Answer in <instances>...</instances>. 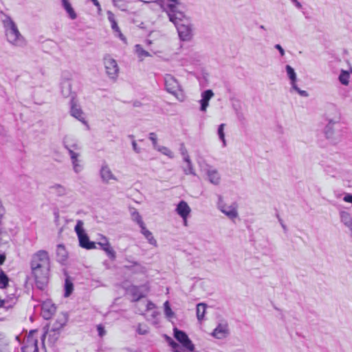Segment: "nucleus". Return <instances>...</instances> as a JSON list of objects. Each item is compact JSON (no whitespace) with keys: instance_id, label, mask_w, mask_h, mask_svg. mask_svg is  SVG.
Returning a JSON list of instances; mask_svg holds the SVG:
<instances>
[{"instance_id":"obj_1","label":"nucleus","mask_w":352,"mask_h":352,"mask_svg":"<svg viewBox=\"0 0 352 352\" xmlns=\"http://www.w3.org/2000/svg\"><path fill=\"white\" fill-rule=\"evenodd\" d=\"M50 270L49 258L46 252H39L33 258L32 271L38 284L41 285L47 281Z\"/></svg>"},{"instance_id":"obj_2","label":"nucleus","mask_w":352,"mask_h":352,"mask_svg":"<svg viewBox=\"0 0 352 352\" xmlns=\"http://www.w3.org/2000/svg\"><path fill=\"white\" fill-rule=\"evenodd\" d=\"M7 41L13 45H20L23 43V36L19 32L16 23L9 16L3 20Z\"/></svg>"},{"instance_id":"obj_3","label":"nucleus","mask_w":352,"mask_h":352,"mask_svg":"<svg viewBox=\"0 0 352 352\" xmlns=\"http://www.w3.org/2000/svg\"><path fill=\"white\" fill-rule=\"evenodd\" d=\"M141 296L134 295L133 300L136 301V307L142 314L146 315L151 317L153 319H156L160 315V312L156 305L148 299H141Z\"/></svg>"},{"instance_id":"obj_4","label":"nucleus","mask_w":352,"mask_h":352,"mask_svg":"<svg viewBox=\"0 0 352 352\" xmlns=\"http://www.w3.org/2000/svg\"><path fill=\"white\" fill-rule=\"evenodd\" d=\"M166 90L174 96L179 101H184L186 98L184 89L179 80L174 76L168 74L165 77Z\"/></svg>"},{"instance_id":"obj_5","label":"nucleus","mask_w":352,"mask_h":352,"mask_svg":"<svg viewBox=\"0 0 352 352\" xmlns=\"http://www.w3.org/2000/svg\"><path fill=\"white\" fill-rule=\"evenodd\" d=\"M219 210L230 219L238 217V205L236 202L229 201L224 198H220L218 201Z\"/></svg>"},{"instance_id":"obj_6","label":"nucleus","mask_w":352,"mask_h":352,"mask_svg":"<svg viewBox=\"0 0 352 352\" xmlns=\"http://www.w3.org/2000/svg\"><path fill=\"white\" fill-rule=\"evenodd\" d=\"M170 19L177 26L190 22V19L177 6L176 0H168Z\"/></svg>"},{"instance_id":"obj_7","label":"nucleus","mask_w":352,"mask_h":352,"mask_svg":"<svg viewBox=\"0 0 352 352\" xmlns=\"http://www.w3.org/2000/svg\"><path fill=\"white\" fill-rule=\"evenodd\" d=\"M75 231L77 234L80 246L87 250H94L96 248V243L89 239L83 223L80 221L78 222L75 226Z\"/></svg>"},{"instance_id":"obj_8","label":"nucleus","mask_w":352,"mask_h":352,"mask_svg":"<svg viewBox=\"0 0 352 352\" xmlns=\"http://www.w3.org/2000/svg\"><path fill=\"white\" fill-rule=\"evenodd\" d=\"M286 72L290 82L291 91L297 94L302 98H308L309 94L307 90L302 89L298 85L297 76L294 69L289 65L286 67Z\"/></svg>"},{"instance_id":"obj_9","label":"nucleus","mask_w":352,"mask_h":352,"mask_svg":"<svg viewBox=\"0 0 352 352\" xmlns=\"http://www.w3.org/2000/svg\"><path fill=\"white\" fill-rule=\"evenodd\" d=\"M174 337L181 345V346L179 347L182 349V351H187L189 352L195 351V344L184 331H180L177 329H175Z\"/></svg>"},{"instance_id":"obj_10","label":"nucleus","mask_w":352,"mask_h":352,"mask_svg":"<svg viewBox=\"0 0 352 352\" xmlns=\"http://www.w3.org/2000/svg\"><path fill=\"white\" fill-rule=\"evenodd\" d=\"M103 65L106 74L111 78L115 79L119 74V67L116 59L110 55H106L103 58Z\"/></svg>"},{"instance_id":"obj_11","label":"nucleus","mask_w":352,"mask_h":352,"mask_svg":"<svg viewBox=\"0 0 352 352\" xmlns=\"http://www.w3.org/2000/svg\"><path fill=\"white\" fill-rule=\"evenodd\" d=\"M38 335L36 331H30L24 340L23 352H38Z\"/></svg>"},{"instance_id":"obj_12","label":"nucleus","mask_w":352,"mask_h":352,"mask_svg":"<svg viewBox=\"0 0 352 352\" xmlns=\"http://www.w3.org/2000/svg\"><path fill=\"white\" fill-rule=\"evenodd\" d=\"M213 338L223 340L229 335V329L226 323H219L210 334Z\"/></svg>"},{"instance_id":"obj_13","label":"nucleus","mask_w":352,"mask_h":352,"mask_svg":"<svg viewBox=\"0 0 352 352\" xmlns=\"http://www.w3.org/2000/svg\"><path fill=\"white\" fill-rule=\"evenodd\" d=\"M177 30L179 37L184 41H190L193 36V31L190 21L186 23H182L177 26Z\"/></svg>"},{"instance_id":"obj_14","label":"nucleus","mask_w":352,"mask_h":352,"mask_svg":"<svg viewBox=\"0 0 352 352\" xmlns=\"http://www.w3.org/2000/svg\"><path fill=\"white\" fill-rule=\"evenodd\" d=\"M70 114L72 117L75 118L82 124L87 125V117L79 105L73 104L70 110Z\"/></svg>"},{"instance_id":"obj_15","label":"nucleus","mask_w":352,"mask_h":352,"mask_svg":"<svg viewBox=\"0 0 352 352\" xmlns=\"http://www.w3.org/2000/svg\"><path fill=\"white\" fill-rule=\"evenodd\" d=\"M100 177L102 181L107 184L113 183L117 180L116 176L113 173L109 166L103 165L100 169Z\"/></svg>"},{"instance_id":"obj_16","label":"nucleus","mask_w":352,"mask_h":352,"mask_svg":"<svg viewBox=\"0 0 352 352\" xmlns=\"http://www.w3.org/2000/svg\"><path fill=\"white\" fill-rule=\"evenodd\" d=\"M176 211L186 223L191 212V209L188 204L185 201H180L177 206Z\"/></svg>"},{"instance_id":"obj_17","label":"nucleus","mask_w":352,"mask_h":352,"mask_svg":"<svg viewBox=\"0 0 352 352\" xmlns=\"http://www.w3.org/2000/svg\"><path fill=\"white\" fill-rule=\"evenodd\" d=\"M56 310V307L51 300H46L42 305V314L46 319L50 318Z\"/></svg>"},{"instance_id":"obj_18","label":"nucleus","mask_w":352,"mask_h":352,"mask_svg":"<svg viewBox=\"0 0 352 352\" xmlns=\"http://www.w3.org/2000/svg\"><path fill=\"white\" fill-rule=\"evenodd\" d=\"M97 243L100 246L102 250L106 252L109 258H113L116 257V252L107 238H102Z\"/></svg>"},{"instance_id":"obj_19","label":"nucleus","mask_w":352,"mask_h":352,"mask_svg":"<svg viewBox=\"0 0 352 352\" xmlns=\"http://www.w3.org/2000/svg\"><path fill=\"white\" fill-rule=\"evenodd\" d=\"M70 155H71L72 166H73V168H74V171L76 173L80 172L83 168V164H82V160L80 157L79 154H78L74 151H70Z\"/></svg>"},{"instance_id":"obj_20","label":"nucleus","mask_w":352,"mask_h":352,"mask_svg":"<svg viewBox=\"0 0 352 352\" xmlns=\"http://www.w3.org/2000/svg\"><path fill=\"white\" fill-rule=\"evenodd\" d=\"M67 320L68 316L67 314L63 312L59 313L56 316L53 326L56 329H60L66 325Z\"/></svg>"},{"instance_id":"obj_21","label":"nucleus","mask_w":352,"mask_h":352,"mask_svg":"<svg viewBox=\"0 0 352 352\" xmlns=\"http://www.w3.org/2000/svg\"><path fill=\"white\" fill-rule=\"evenodd\" d=\"M207 306L204 303H199L196 307V317L198 322L201 324L206 314Z\"/></svg>"},{"instance_id":"obj_22","label":"nucleus","mask_w":352,"mask_h":352,"mask_svg":"<svg viewBox=\"0 0 352 352\" xmlns=\"http://www.w3.org/2000/svg\"><path fill=\"white\" fill-rule=\"evenodd\" d=\"M214 96L213 92L211 90H207L202 94V98L201 100V111H206L208 105L209 101Z\"/></svg>"},{"instance_id":"obj_23","label":"nucleus","mask_w":352,"mask_h":352,"mask_svg":"<svg viewBox=\"0 0 352 352\" xmlns=\"http://www.w3.org/2000/svg\"><path fill=\"white\" fill-rule=\"evenodd\" d=\"M63 6L65 10L67 15L72 19H75L77 17V14L72 7L69 0H61Z\"/></svg>"},{"instance_id":"obj_24","label":"nucleus","mask_w":352,"mask_h":352,"mask_svg":"<svg viewBox=\"0 0 352 352\" xmlns=\"http://www.w3.org/2000/svg\"><path fill=\"white\" fill-rule=\"evenodd\" d=\"M208 179L210 183L217 185L221 182L220 173L215 169H210L208 171Z\"/></svg>"},{"instance_id":"obj_25","label":"nucleus","mask_w":352,"mask_h":352,"mask_svg":"<svg viewBox=\"0 0 352 352\" xmlns=\"http://www.w3.org/2000/svg\"><path fill=\"white\" fill-rule=\"evenodd\" d=\"M130 214L132 221L135 222L140 227L144 224L142 217L138 210L132 209Z\"/></svg>"},{"instance_id":"obj_26","label":"nucleus","mask_w":352,"mask_h":352,"mask_svg":"<svg viewBox=\"0 0 352 352\" xmlns=\"http://www.w3.org/2000/svg\"><path fill=\"white\" fill-rule=\"evenodd\" d=\"M63 143L65 146L70 151L72 148H75L76 146V140L70 135H66L63 139Z\"/></svg>"},{"instance_id":"obj_27","label":"nucleus","mask_w":352,"mask_h":352,"mask_svg":"<svg viewBox=\"0 0 352 352\" xmlns=\"http://www.w3.org/2000/svg\"><path fill=\"white\" fill-rule=\"evenodd\" d=\"M140 232L144 235V236L151 243H153L155 241V240L153 237L152 232L146 228L145 223L144 225H142V226H140Z\"/></svg>"},{"instance_id":"obj_28","label":"nucleus","mask_w":352,"mask_h":352,"mask_svg":"<svg viewBox=\"0 0 352 352\" xmlns=\"http://www.w3.org/2000/svg\"><path fill=\"white\" fill-rule=\"evenodd\" d=\"M73 291H74L73 283L69 279H67L65 280V284L64 296L65 298H68L72 294Z\"/></svg>"},{"instance_id":"obj_29","label":"nucleus","mask_w":352,"mask_h":352,"mask_svg":"<svg viewBox=\"0 0 352 352\" xmlns=\"http://www.w3.org/2000/svg\"><path fill=\"white\" fill-rule=\"evenodd\" d=\"M164 311L165 316L168 319H172V318H173L175 317V313L172 310V309L170 307V303L168 301H166L164 303Z\"/></svg>"},{"instance_id":"obj_30","label":"nucleus","mask_w":352,"mask_h":352,"mask_svg":"<svg viewBox=\"0 0 352 352\" xmlns=\"http://www.w3.org/2000/svg\"><path fill=\"white\" fill-rule=\"evenodd\" d=\"M350 78V73L347 71H342L340 76L339 80L344 85H348L349 83Z\"/></svg>"},{"instance_id":"obj_31","label":"nucleus","mask_w":352,"mask_h":352,"mask_svg":"<svg viewBox=\"0 0 352 352\" xmlns=\"http://www.w3.org/2000/svg\"><path fill=\"white\" fill-rule=\"evenodd\" d=\"M155 148L165 155L169 157H173V152L166 146L158 144L157 146H156Z\"/></svg>"},{"instance_id":"obj_32","label":"nucleus","mask_w":352,"mask_h":352,"mask_svg":"<svg viewBox=\"0 0 352 352\" xmlns=\"http://www.w3.org/2000/svg\"><path fill=\"white\" fill-rule=\"evenodd\" d=\"M324 133L327 138L333 139L335 134L333 127L330 124L327 125L325 127Z\"/></svg>"},{"instance_id":"obj_33","label":"nucleus","mask_w":352,"mask_h":352,"mask_svg":"<svg viewBox=\"0 0 352 352\" xmlns=\"http://www.w3.org/2000/svg\"><path fill=\"white\" fill-rule=\"evenodd\" d=\"M135 52L138 55V56L141 58V59H143L145 57L148 56V53L147 52H146L145 50H144L140 46L138 45L135 47Z\"/></svg>"},{"instance_id":"obj_34","label":"nucleus","mask_w":352,"mask_h":352,"mask_svg":"<svg viewBox=\"0 0 352 352\" xmlns=\"http://www.w3.org/2000/svg\"><path fill=\"white\" fill-rule=\"evenodd\" d=\"M8 283V278L6 276V275L2 272H0V287L1 288H4L6 287Z\"/></svg>"},{"instance_id":"obj_35","label":"nucleus","mask_w":352,"mask_h":352,"mask_svg":"<svg viewBox=\"0 0 352 352\" xmlns=\"http://www.w3.org/2000/svg\"><path fill=\"white\" fill-rule=\"evenodd\" d=\"M138 331L140 334H145L148 331V328L146 325L140 324L138 329Z\"/></svg>"},{"instance_id":"obj_36","label":"nucleus","mask_w":352,"mask_h":352,"mask_svg":"<svg viewBox=\"0 0 352 352\" xmlns=\"http://www.w3.org/2000/svg\"><path fill=\"white\" fill-rule=\"evenodd\" d=\"M343 200L345 202L350 203L352 204V194H347L343 197Z\"/></svg>"},{"instance_id":"obj_37","label":"nucleus","mask_w":352,"mask_h":352,"mask_svg":"<svg viewBox=\"0 0 352 352\" xmlns=\"http://www.w3.org/2000/svg\"><path fill=\"white\" fill-rule=\"evenodd\" d=\"M150 140L153 142V144L155 146V148L156 147V146H157L158 144H157V136L153 134V133H151L150 135V137H149Z\"/></svg>"},{"instance_id":"obj_38","label":"nucleus","mask_w":352,"mask_h":352,"mask_svg":"<svg viewBox=\"0 0 352 352\" xmlns=\"http://www.w3.org/2000/svg\"><path fill=\"white\" fill-rule=\"evenodd\" d=\"M58 254H65V249L63 246L62 245H59L58 247Z\"/></svg>"},{"instance_id":"obj_39","label":"nucleus","mask_w":352,"mask_h":352,"mask_svg":"<svg viewBox=\"0 0 352 352\" xmlns=\"http://www.w3.org/2000/svg\"><path fill=\"white\" fill-rule=\"evenodd\" d=\"M115 5L116 6H118V7H121L122 6V3L124 1V0H113Z\"/></svg>"},{"instance_id":"obj_40","label":"nucleus","mask_w":352,"mask_h":352,"mask_svg":"<svg viewBox=\"0 0 352 352\" xmlns=\"http://www.w3.org/2000/svg\"><path fill=\"white\" fill-rule=\"evenodd\" d=\"M93 2V3L97 6L98 8V11L100 12L101 10V8H100V3L98 1V0H92L91 1Z\"/></svg>"},{"instance_id":"obj_41","label":"nucleus","mask_w":352,"mask_h":352,"mask_svg":"<svg viewBox=\"0 0 352 352\" xmlns=\"http://www.w3.org/2000/svg\"><path fill=\"white\" fill-rule=\"evenodd\" d=\"M132 146H133V150L135 151H136V152H138V144H137V142L135 141H133Z\"/></svg>"},{"instance_id":"obj_42","label":"nucleus","mask_w":352,"mask_h":352,"mask_svg":"<svg viewBox=\"0 0 352 352\" xmlns=\"http://www.w3.org/2000/svg\"><path fill=\"white\" fill-rule=\"evenodd\" d=\"M4 261H5V256L1 255L0 256V265L2 264L4 262Z\"/></svg>"},{"instance_id":"obj_43","label":"nucleus","mask_w":352,"mask_h":352,"mask_svg":"<svg viewBox=\"0 0 352 352\" xmlns=\"http://www.w3.org/2000/svg\"><path fill=\"white\" fill-rule=\"evenodd\" d=\"M4 305H5L4 300L0 298V308L3 307L4 306Z\"/></svg>"},{"instance_id":"obj_44","label":"nucleus","mask_w":352,"mask_h":352,"mask_svg":"<svg viewBox=\"0 0 352 352\" xmlns=\"http://www.w3.org/2000/svg\"><path fill=\"white\" fill-rule=\"evenodd\" d=\"M1 211H2V206H1V205L0 204V213L1 212Z\"/></svg>"}]
</instances>
